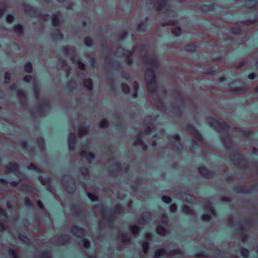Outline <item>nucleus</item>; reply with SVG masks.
Listing matches in <instances>:
<instances>
[{"label": "nucleus", "mask_w": 258, "mask_h": 258, "mask_svg": "<svg viewBox=\"0 0 258 258\" xmlns=\"http://www.w3.org/2000/svg\"><path fill=\"white\" fill-rule=\"evenodd\" d=\"M199 170L200 173L204 176L210 178L212 176V173L209 171L206 168L203 167V168H199Z\"/></svg>", "instance_id": "9b49d317"}, {"label": "nucleus", "mask_w": 258, "mask_h": 258, "mask_svg": "<svg viewBox=\"0 0 258 258\" xmlns=\"http://www.w3.org/2000/svg\"><path fill=\"white\" fill-rule=\"evenodd\" d=\"M82 173L84 175H87L88 174V170L86 168H83L81 169Z\"/></svg>", "instance_id": "603ef678"}, {"label": "nucleus", "mask_w": 258, "mask_h": 258, "mask_svg": "<svg viewBox=\"0 0 258 258\" xmlns=\"http://www.w3.org/2000/svg\"><path fill=\"white\" fill-rule=\"evenodd\" d=\"M241 253L243 257H247L249 254V251L247 249H242Z\"/></svg>", "instance_id": "473e14b6"}, {"label": "nucleus", "mask_w": 258, "mask_h": 258, "mask_svg": "<svg viewBox=\"0 0 258 258\" xmlns=\"http://www.w3.org/2000/svg\"><path fill=\"white\" fill-rule=\"evenodd\" d=\"M14 20V17L12 15H8L7 17V21L8 23H12Z\"/></svg>", "instance_id": "09e8293b"}, {"label": "nucleus", "mask_w": 258, "mask_h": 258, "mask_svg": "<svg viewBox=\"0 0 258 258\" xmlns=\"http://www.w3.org/2000/svg\"><path fill=\"white\" fill-rule=\"evenodd\" d=\"M134 145L138 146L141 145L142 147L143 150H146L147 148V146L144 144L142 141L141 140L140 137H139L137 140L134 142Z\"/></svg>", "instance_id": "ddd939ff"}, {"label": "nucleus", "mask_w": 258, "mask_h": 258, "mask_svg": "<svg viewBox=\"0 0 258 258\" xmlns=\"http://www.w3.org/2000/svg\"><path fill=\"white\" fill-rule=\"evenodd\" d=\"M245 5L247 7L251 8L255 5V2L254 0H246Z\"/></svg>", "instance_id": "f3484780"}, {"label": "nucleus", "mask_w": 258, "mask_h": 258, "mask_svg": "<svg viewBox=\"0 0 258 258\" xmlns=\"http://www.w3.org/2000/svg\"><path fill=\"white\" fill-rule=\"evenodd\" d=\"M38 144L40 147H41L44 144V141L42 139L40 138L38 140Z\"/></svg>", "instance_id": "6e6d98bb"}, {"label": "nucleus", "mask_w": 258, "mask_h": 258, "mask_svg": "<svg viewBox=\"0 0 258 258\" xmlns=\"http://www.w3.org/2000/svg\"><path fill=\"white\" fill-rule=\"evenodd\" d=\"M221 199L223 201H229V199L228 198H226V197H222Z\"/></svg>", "instance_id": "69168bd1"}, {"label": "nucleus", "mask_w": 258, "mask_h": 258, "mask_svg": "<svg viewBox=\"0 0 258 258\" xmlns=\"http://www.w3.org/2000/svg\"><path fill=\"white\" fill-rule=\"evenodd\" d=\"M108 125V122L106 119H103L101 121L99 124V126L101 128H105Z\"/></svg>", "instance_id": "b1692460"}, {"label": "nucleus", "mask_w": 258, "mask_h": 258, "mask_svg": "<svg viewBox=\"0 0 258 258\" xmlns=\"http://www.w3.org/2000/svg\"><path fill=\"white\" fill-rule=\"evenodd\" d=\"M80 154L82 157L85 158L89 163L95 158L94 155L88 151L87 147H84L82 149Z\"/></svg>", "instance_id": "39448f33"}, {"label": "nucleus", "mask_w": 258, "mask_h": 258, "mask_svg": "<svg viewBox=\"0 0 258 258\" xmlns=\"http://www.w3.org/2000/svg\"><path fill=\"white\" fill-rule=\"evenodd\" d=\"M206 208L207 210H208L210 211H211V212L213 215L214 214V211H213V209L212 207L211 206V205H210V204L207 205L206 206Z\"/></svg>", "instance_id": "5fc2aeb1"}, {"label": "nucleus", "mask_w": 258, "mask_h": 258, "mask_svg": "<svg viewBox=\"0 0 258 258\" xmlns=\"http://www.w3.org/2000/svg\"><path fill=\"white\" fill-rule=\"evenodd\" d=\"M18 168V165L16 163L12 162L10 163L5 167V172L8 173L13 172L17 176H18V178H20V179H21V178H20V176H22L23 175L17 171Z\"/></svg>", "instance_id": "7ed1b4c3"}, {"label": "nucleus", "mask_w": 258, "mask_h": 258, "mask_svg": "<svg viewBox=\"0 0 258 258\" xmlns=\"http://www.w3.org/2000/svg\"><path fill=\"white\" fill-rule=\"evenodd\" d=\"M0 182L3 184H8V182L3 178H0Z\"/></svg>", "instance_id": "e2e57ef3"}, {"label": "nucleus", "mask_w": 258, "mask_h": 258, "mask_svg": "<svg viewBox=\"0 0 258 258\" xmlns=\"http://www.w3.org/2000/svg\"><path fill=\"white\" fill-rule=\"evenodd\" d=\"M211 216L209 214H204L202 216V220L205 221H208L210 220Z\"/></svg>", "instance_id": "4c0bfd02"}, {"label": "nucleus", "mask_w": 258, "mask_h": 258, "mask_svg": "<svg viewBox=\"0 0 258 258\" xmlns=\"http://www.w3.org/2000/svg\"><path fill=\"white\" fill-rule=\"evenodd\" d=\"M76 63L78 64V66L80 69H81V70L84 69L85 66L84 63L80 62L79 60H77Z\"/></svg>", "instance_id": "58836bf2"}, {"label": "nucleus", "mask_w": 258, "mask_h": 258, "mask_svg": "<svg viewBox=\"0 0 258 258\" xmlns=\"http://www.w3.org/2000/svg\"><path fill=\"white\" fill-rule=\"evenodd\" d=\"M88 131V128L85 126H81L79 127V132L80 136L85 135Z\"/></svg>", "instance_id": "a211bd4d"}, {"label": "nucleus", "mask_w": 258, "mask_h": 258, "mask_svg": "<svg viewBox=\"0 0 258 258\" xmlns=\"http://www.w3.org/2000/svg\"><path fill=\"white\" fill-rule=\"evenodd\" d=\"M0 217L3 218H6V212L0 209Z\"/></svg>", "instance_id": "864d4df0"}, {"label": "nucleus", "mask_w": 258, "mask_h": 258, "mask_svg": "<svg viewBox=\"0 0 258 258\" xmlns=\"http://www.w3.org/2000/svg\"><path fill=\"white\" fill-rule=\"evenodd\" d=\"M84 86L88 89L91 90L92 88V81L91 79L85 80L84 82Z\"/></svg>", "instance_id": "4468645a"}, {"label": "nucleus", "mask_w": 258, "mask_h": 258, "mask_svg": "<svg viewBox=\"0 0 258 258\" xmlns=\"http://www.w3.org/2000/svg\"><path fill=\"white\" fill-rule=\"evenodd\" d=\"M155 7L157 11L165 12L168 8V5L166 0H162Z\"/></svg>", "instance_id": "0eeeda50"}, {"label": "nucleus", "mask_w": 258, "mask_h": 258, "mask_svg": "<svg viewBox=\"0 0 258 258\" xmlns=\"http://www.w3.org/2000/svg\"><path fill=\"white\" fill-rule=\"evenodd\" d=\"M157 232L158 234L161 235H164L165 234L166 230L165 229L161 226H159L157 228Z\"/></svg>", "instance_id": "aec40b11"}, {"label": "nucleus", "mask_w": 258, "mask_h": 258, "mask_svg": "<svg viewBox=\"0 0 258 258\" xmlns=\"http://www.w3.org/2000/svg\"><path fill=\"white\" fill-rule=\"evenodd\" d=\"M130 240V239L129 237L127 235L123 236L122 237V241L124 243L128 242Z\"/></svg>", "instance_id": "c03bdc74"}, {"label": "nucleus", "mask_w": 258, "mask_h": 258, "mask_svg": "<svg viewBox=\"0 0 258 258\" xmlns=\"http://www.w3.org/2000/svg\"><path fill=\"white\" fill-rule=\"evenodd\" d=\"M162 220L163 223H166L167 222V217L166 215H163Z\"/></svg>", "instance_id": "4d7b16f0"}, {"label": "nucleus", "mask_w": 258, "mask_h": 258, "mask_svg": "<svg viewBox=\"0 0 258 258\" xmlns=\"http://www.w3.org/2000/svg\"><path fill=\"white\" fill-rule=\"evenodd\" d=\"M88 197L92 201H95L97 200V197L91 193H88Z\"/></svg>", "instance_id": "f704fd0d"}, {"label": "nucleus", "mask_w": 258, "mask_h": 258, "mask_svg": "<svg viewBox=\"0 0 258 258\" xmlns=\"http://www.w3.org/2000/svg\"><path fill=\"white\" fill-rule=\"evenodd\" d=\"M191 133L193 134V135L195 136V137L199 141L202 140V137L201 135L198 133L196 131H194L193 132L191 131Z\"/></svg>", "instance_id": "a878e982"}, {"label": "nucleus", "mask_w": 258, "mask_h": 258, "mask_svg": "<svg viewBox=\"0 0 258 258\" xmlns=\"http://www.w3.org/2000/svg\"><path fill=\"white\" fill-rule=\"evenodd\" d=\"M223 143L225 147L227 148H229L230 145V141L228 138H227L226 139H223Z\"/></svg>", "instance_id": "bb28decb"}, {"label": "nucleus", "mask_w": 258, "mask_h": 258, "mask_svg": "<svg viewBox=\"0 0 258 258\" xmlns=\"http://www.w3.org/2000/svg\"><path fill=\"white\" fill-rule=\"evenodd\" d=\"M10 254H11L14 258H17V254L14 249H10L9 251Z\"/></svg>", "instance_id": "79ce46f5"}, {"label": "nucleus", "mask_w": 258, "mask_h": 258, "mask_svg": "<svg viewBox=\"0 0 258 258\" xmlns=\"http://www.w3.org/2000/svg\"><path fill=\"white\" fill-rule=\"evenodd\" d=\"M64 51L66 53L69 54V55H71V59L72 60V61L75 63V60L74 58L73 55L75 53L74 48L71 47L67 46L65 47L64 48Z\"/></svg>", "instance_id": "9d476101"}, {"label": "nucleus", "mask_w": 258, "mask_h": 258, "mask_svg": "<svg viewBox=\"0 0 258 258\" xmlns=\"http://www.w3.org/2000/svg\"><path fill=\"white\" fill-rule=\"evenodd\" d=\"M145 80L148 91L150 93L153 92L156 88L155 78L154 72L151 70L146 71Z\"/></svg>", "instance_id": "f257e3e1"}, {"label": "nucleus", "mask_w": 258, "mask_h": 258, "mask_svg": "<svg viewBox=\"0 0 258 258\" xmlns=\"http://www.w3.org/2000/svg\"><path fill=\"white\" fill-rule=\"evenodd\" d=\"M124 55H126L128 57L130 55H131V53L127 51V52H124Z\"/></svg>", "instance_id": "338daca9"}, {"label": "nucleus", "mask_w": 258, "mask_h": 258, "mask_svg": "<svg viewBox=\"0 0 258 258\" xmlns=\"http://www.w3.org/2000/svg\"><path fill=\"white\" fill-rule=\"evenodd\" d=\"M22 188L23 190H26L33 192H35L36 191V189L35 188L27 185H23Z\"/></svg>", "instance_id": "6ab92c4d"}, {"label": "nucleus", "mask_w": 258, "mask_h": 258, "mask_svg": "<svg viewBox=\"0 0 258 258\" xmlns=\"http://www.w3.org/2000/svg\"><path fill=\"white\" fill-rule=\"evenodd\" d=\"M39 180L43 185H46L49 182V179H43L41 176L39 177Z\"/></svg>", "instance_id": "c756f323"}, {"label": "nucleus", "mask_w": 258, "mask_h": 258, "mask_svg": "<svg viewBox=\"0 0 258 258\" xmlns=\"http://www.w3.org/2000/svg\"><path fill=\"white\" fill-rule=\"evenodd\" d=\"M5 82L9 83L10 80V76L8 73H6L5 74Z\"/></svg>", "instance_id": "de8ad7c7"}, {"label": "nucleus", "mask_w": 258, "mask_h": 258, "mask_svg": "<svg viewBox=\"0 0 258 258\" xmlns=\"http://www.w3.org/2000/svg\"><path fill=\"white\" fill-rule=\"evenodd\" d=\"M162 199L164 203L168 204L170 203L171 201V198L167 196H163Z\"/></svg>", "instance_id": "72a5a7b5"}, {"label": "nucleus", "mask_w": 258, "mask_h": 258, "mask_svg": "<svg viewBox=\"0 0 258 258\" xmlns=\"http://www.w3.org/2000/svg\"><path fill=\"white\" fill-rule=\"evenodd\" d=\"M176 206L175 204H172L170 206V211L172 212H176Z\"/></svg>", "instance_id": "a18cd8bd"}, {"label": "nucleus", "mask_w": 258, "mask_h": 258, "mask_svg": "<svg viewBox=\"0 0 258 258\" xmlns=\"http://www.w3.org/2000/svg\"><path fill=\"white\" fill-rule=\"evenodd\" d=\"M85 43L88 46H90L92 44V40L90 38H86L85 39Z\"/></svg>", "instance_id": "2f4dec72"}, {"label": "nucleus", "mask_w": 258, "mask_h": 258, "mask_svg": "<svg viewBox=\"0 0 258 258\" xmlns=\"http://www.w3.org/2000/svg\"><path fill=\"white\" fill-rule=\"evenodd\" d=\"M83 245L85 247H87L90 245L89 241L86 239L83 240Z\"/></svg>", "instance_id": "37998d69"}, {"label": "nucleus", "mask_w": 258, "mask_h": 258, "mask_svg": "<svg viewBox=\"0 0 258 258\" xmlns=\"http://www.w3.org/2000/svg\"><path fill=\"white\" fill-rule=\"evenodd\" d=\"M62 240H60L59 243L63 244L69 240V236L68 235H64L62 236Z\"/></svg>", "instance_id": "cd10ccee"}, {"label": "nucleus", "mask_w": 258, "mask_h": 258, "mask_svg": "<svg viewBox=\"0 0 258 258\" xmlns=\"http://www.w3.org/2000/svg\"><path fill=\"white\" fill-rule=\"evenodd\" d=\"M255 78V75L253 73H251L248 75V78L250 79H253Z\"/></svg>", "instance_id": "052dcab7"}, {"label": "nucleus", "mask_w": 258, "mask_h": 258, "mask_svg": "<svg viewBox=\"0 0 258 258\" xmlns=\"http://www.w3.org/2000/svg\"><path fill=\"white\" fill-rule=\"evenodd\" d=\"M72 231L75 235L78 237H82L84 235V229L76 226L73 227Z\"/></svg>", "instance_id": "6e6552de"}, {"label": "nucleus", "mask_w": 258, "mask_h": 258, "mask_svg": "<svg viewBox=\"0 0 258 258\" xmlns=\"http://www.w3.org/2000/svg\"><path fill=\"white\" fill-rule=\"evenodd\" d=\"M207 121L210 126L214 127L216 130L220 131L223 130L224 124H222L214 118L208 117Z\"/></svg>", "instance_id": "423d86ee"}, {"label": "nucleus", "mask_w": 258, "mask_h": 258, "mask_svg": "<svg viewBox=\"0 0 258 258\" xmlns=\"http://www.w3.org/2000/svg\"><path fill=\"white\" fill-rule=\"evenodd\" d=\"M134 89H135L136 91H137V90L138 89L139 85H138V84L137 82H135L134 83Z\"/></svg>", "instance_id": "13d9d810"}, {"label": "nucleus", "mask_w": 258, "mask_h": 258, "mask_svg": "<svg viewBox=\"0 0 258 258\" xmlns=\"http://www.w3.org/2000/svg\"><path fill=\"white\" fill-rule=\"evenodd\" d=\"M172 33L174 35L178 36L181 33V30L179 27H175L172 29Z\"/></svg>", "instance_id": "dca6fc26"}, {"label": "nucleus", "mask_w": 258, "mask_h": 258, "mask_svg": "<svg viewBox=\"0 0 258 258\" xmlns=\"http://www.w3.org/2000/svg\"><path fill=\"white\" fill-rule=\"evenodd\" d=\"M17 184L18 183L15 181H12L10 182V185L14 187L16 186Z\"/></svg>", "instance_id": "0e129e2a"}, {"label": "nucleus", "mask_w": 258, "mask_h": 258, "mask_svg": "<svg viewBox=\"0 0 258 258\" xmlns=\"http://www.w3.org/2000/svg\"><path fill=\"white\" fill-rule=\"evenodd\" d=\"M56 35L54 36V38L56 39H62V34L60 33V31L58 30H56Z\"/></svg>", "instance_id": "ea45409f"}, {"label": "nucleus", "mask_w": 258, "mask_h": 258, "mask_svg": "<svg viewBox=\"0 0 258 258\" xmlns=\"http://www.w3.org/2000/svg\"><path fill=\"white\" fill-rule=\"evenodd\" d=\"M62 182L66 190L68 192L72 193L75 190L76 185L74 184L73 179L70 177H64Z\"/></svg>", "instance_id": "f03ea898"}, {"label": "nucleus", "mask_w": 258, "mask_h": 258, "mask_svg": "<svg viewBox=\"0 0 258 258\" xmlns=\"http://www.w3.org/2000/svg\"><path fill=\"white\" fill-rule=\"evenodd\" d=\"M182 212L188 215L192 214L193 213L192 211L186 206H185L182 208Z\"/></svg>", "instance_id": "4be33fe9"}, {"label": "nucleus", "mask_w": 258, "mask_h": 258, "mask_svg": "<svg viewBox=\"0 0 258 258\" xmlns=\"http://www.w3.org/2000/svg\"><path fill=\"white\" fill-rule=\"evenodd\" d=\"M194 47L193 46H188L186 48V50H193L194 49Z\"/></svg>", "instance_id": "bf43d9fd"}, {"label": "nucleus", "mask_w": 258, "mask_h": 258, "mask_svg": "<svg viewBox=\"0 0 258 258\" xmlns=\"http://www.w3.org/2000/svg\"><path fill=\"white\" fill-rule=\"evenodd\" d=\"M7 207H8V208H10H10H12L11 204L10 203H9V202H8V203H7Z\"/></svg>", "instance_id": "774afa93"}, {"label": "nucleus", "mask_w": 258, "mask_h": 258, "mask_svg": "<svg viewBox=\"0 0 258 258\" xmlns=\"http://www.w3.org/2000/svg\"><path fill=\"white\" fill-rule=\"evenodd\" d=\"M178 253L181 255V254L180 253V251L178 249H176L173 251L167 252L164 249H159L155 251V256L156 257H160V256H167L170 254L174 255Z\"/></svg>", "instance_id": "20e7f679"}, {"label": "nucleus", "mask_w": 258, "mask_h": 258, "mask_svg": "<svg viewBox=\"0 0 258 258\" xmlns=\"http://www.w3.org/2000/svg\"><path fill=\"white\" fill-rule=\"evenodd\" d=\"M121 88H122V91L125 93H128L129 91V90H130L128 86L124 84H122Z\"/></svg>", "instance_id": "7c9ffc66"}, {"label": "nucleus", "mask_w": 258, "mask_h": 258, "mask_svg": "<svg viewBox=\"0 0 258 258\" xmlns=\"http://www.w3.org/2000/svg\"><path fill=\"white\" fill-rule=\"evenodd\" d=\"M37 205H38V206L40 208V209H42L43 208V204L40 201H38L37 202Z\"/></svg>", "instance_id": "680f3d73"}, {"label": "nucleus", "mask_w": 258, "mask_h": 258, "mask_svg": "<svg viewBox=\"0 0 258 258\" xmlns=\"http://www.w3.org/2000/svg\"><path fill=\"white\" fill-rule=\"evenodd\" d=\"M19 238L24 242H27L28 241V238L27 237H26L25 236L22 235V234L19 235Z\"/></svg>", "instance_id": "e433bc0d"}, {"label": "nucleus", "mask_w": 258, "mask_h": 258, "mask_svg": "<svg viewBox=\"0 0 258 258\" xmlns=\"http://www.w3.org/2000/svg\"><path fill=\"white\" fill-rule=\"evenodd\" d=\"M150 217L151 215L149 213L147 212L144 213L141 216L139 223L140 224H144L150 220Z\"/></svg>", "instance_id": "f8f14e48"}, {"label": "nucleus", "mask_w": 258, "mask_h": 258, "mask_svg": "<svg viewBox=\"0 0 258 258\" xmlns=\"http://www.w3.org/2000/svg\"><path fill=\"white\" fill-rule=\"evenodd\" d=\"M148 63L152 67L155 66L156 64V61L153 59H151V60H150L148 62Z\"/></svg>", "instance_id": "8fccbe9b"}, {"label": "nucleus", "mask_w": 258, "mask_h": 258, "mask_svg": "<svg viewBox=\"0 0 258 258\" xmlns=\"http://www.w3.org/2000/svg\"><path fill=\"white\" fill-rule=\"evenodd\" d=\"M131 229L133 234H137L139 232V228L136 225L132 226Z\"/></svg>", "instance_id": "393cba45"}, {"label": "nucleus", "mask_w": 258, "mask_h": 258, "mask_svg": "<svg viewBox=\"0 0 258 258\" xmlns=\"http://www.w3.org/2000/svg\"><path fill=\"white\" fill-rule=\"evenodd\" d=\"M75 135L70 134L68 137V146L70 150H73L75 147Z\"/></svg>", "instance_id": "1a4fd4ad"}, {"label": "nucleus", "mask_w": 258, "mask_h": 258, "mask_svg": "<svg viewBox=\"0 0 258 258\" xmlns=\"http://www.w3.org/2000/svg\"><path fill=\"white\" fill-rule=\"evenodd\" d=\"M172 138H173L176 142L177 144H178V142L180 140V137L178 135H175L173 136H172Z\"/></svg>", "instance_id": "3c124183"}, {"label": "nucleus", "mask_w": 258, "mask_h": 258, "mask_svg": "<svg viewBox=\"0 0 258 258\" xmlns=\"http://www.w3.org/2000/svg\"><path fill=\"white\" fill-rule=\"evenodd\" d=\"M27 168L28 169L34 170L35 171H36L37 172L39 171V169L37 167H36L34 164H31L30 165L28 166Z\"/></svg>", "instance_id": "c9c22d12"}, {"label": "nucleus", "mask_w": 258, "mask_h": 258, "mask_svg": "<svg viewBox=\"0 0 258 258\" xmlns=\"http://www.w3.org/2000/svg\"><path fill=\"white\" fill-rule=\"evenodd\" d=\"M14 31L18 34H21L23 32V27L21 25L17 24L14 26Z\"/></svg>", "instance_id": "2eb2a0df"}, {"label": "nucleus", "mask_w": 258, "mask_h": 258, "mask_svg": "<svg viewBox=\"0 0 258 258\" xmlns=\"http://www.w3.org/2000/svg\"><path fill=\"white\" fill-rule=\"evenodd\" d=\"M25 204L27 207H30L32 206V202L28 198H26L25 199Z\"/></svg>", "instance_id": "a19ab883"}, {"label": "nucleus", "mask_w": 258, "mask_h": 258, "mask_svg": "<svg viewBox=\"0 0 258 258\" xmlns=\"http://www.w3.org/2000/svg\"><path fill=\"white\" fill-rule=\"evenodd\" d=\"M25 71L27 73H30L32 71V66L30 63L27 62L25 65Z\"/></svg>", "instance_id": "5701e85b"}, {"label": "nucleus", "mask_w": 258, "mask_h": 258, "mask_svg": "<svg viewBox=\"0 0 258 258\" xmlns=\"http://www.w3.org/2000/svg\"><path fill=\"white\" fill-rule=\"evenodd\" d=\"M52 23L54 26H56L58 24L59 20L58 16L56 15H53L52 17Z\"/></svg>", "instance_id": "412c9836"}, {"label": "nucleus", "mask_w": 258, "mask_h": 258, "mask_svg": "<svg viewBox=\"0 0 258 258\" xmlns=\"http://www.w3.org/2000/svg\"><path fill=\"white\" fill-rule=\"evenodd\" d=\"M142 247L144 252L146 253L149 248V243L147 242H144L142 244Z\"/></svg>", "instance_id": "c85d7f7f"}, {"label": "nucleus", "mask_w": 258, "mask_h": 258, "mask_svg": "<svg viewBox=\"0 0 258 258\" xmlns=\"http://www.w3.org/2000/svg\"><path fill=\"white\" fill-rule=\"evenodd\" d=\"M32 79V77L30 75L26 76L24 79V81L26 82H29L31 81Z\"/></svg>", "instance_id": "49530a36"}]
</instances>
